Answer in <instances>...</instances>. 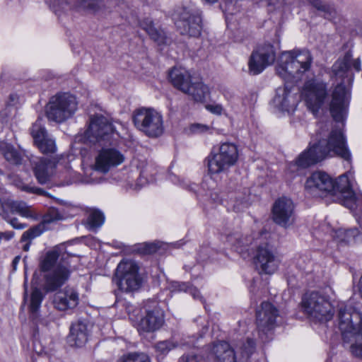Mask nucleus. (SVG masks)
I'll use <instances>...</instances> for the list:
<instances>
[{
  "mask_svg": "<svg viewBox=\"0 0 362 362\" xmlns=\"http://www.w3.org/2000/svg\"><path fill=\"white\" fill-rule=\"evenodd\" d=\"M178 344L172 340H165L158 342L155 347L156 350L160 354H167L168 351L174 348H176Z\"/></svg>",
  "mask_w": 362,
  "mask_h": 362,
  "instance_id": "44",
  "label": "nucleus"
},
{
  "mask_svg": "<svg viewBox=\"0 0 362 362\" xmlns=\"http://www.w3.org/2000/svg\"><path fill=\"white\" fill-rule=\"evenodd\" d=\"M356 221L362 230V215H356Z\"/></svg>",
  "mask_w": 362,
  "mask_h": 362,
  "instance_id": "53",
  "label": "nucleus"
},
{
  "mask_svg": "<svg viewBox=\"0 0 362 362\" xmlns=\"http://www.w3.org/2000/svg\"><path fill=\"white\" fill-rule=\"evenodd\" d=\"M132 120L136 129L149 137H158L163 132V115L153 108L141 107L134 110Z\"/></svg>",
  "mask_w": 362,
  "mask_h": 362,
  "instance_id": "9",
  "label": "nucleus"
},
{
  "mask_svg": "<svg viewBox=\"0 0 362 362\" xmlns=\"http://www.w3.org/2000/svg\"><path fill=\"white\" fill-rule=\"evenodd\" d=\"M308 1L314 8L322 13L324 18L331 20L335 17L336 11L332 6L325 4L321 0Z\"/></svg>",
  "mask_w": 362,
  "mask_h": 362,
  "instance_id": "30",
  "label": "nucleus"
},
{
  "mask_svg": "<svg viewBox=\"0 0 362 362\" xmlns=\"http://www.w3.org/2000/svg\"><path fill=\"white\" fill-rule=\"evenodd\" d=\"M140 25L141 28L148 33L150 37L158 44L165 43V33L163 30L155 28L151 20L146 18L141 23Z\"/></svg>",
  "mask_w": 362,
  "mask_h": 362,
  "instance_id": "28",
  "label": "nucleus"
},
{
  "mask_svg": "<svg viewBox=\"0 0 362 362\" xmlns=\"http://www.w3.org/2000/svg\"><path fill=\"white\" fill-rule=\"evenodd\" d=\"M178 362H206V359L199 353L190 351L181 356Z\"/></svg>",
  "mask_w": 362,
  "mask_h": 362,
  "instance_id": "42",
  "label": "nucleus"
},
{
  "mask_svg": "<svg viewBox=\"0 0 362 362\" xmlns=\"http://www.w3.org/2000/svg\"><path fill=\"white\" fill-rule=\"evenodd\" d=\"M329 122H319L315 136V143L303 151L291 167L306 168L315 165L327 156H337L346 161L351 160V154L346 144V137L341 127H336L329 132Z\"/></svg>",
  "mask_w": 362,
  "mask_h": 362,
  "instance_id": "1",
  "label": "nucleus"
},
{
  "mask_svg": "<svg viewBox=\"0 0 362 362\" xmlns=\"http://www.w3.org/2000/svg\"><path fill=\"white\" fill-rule=\"evenodd\" d=\"M30 243H26L24 246H23V250L25 251H28L29 248H30Z\"/></svg>",
  "mask_w": 362,
  "mask_h": 362,
  "instance_id": "54",
  "label": "nucleus"
},
{
  "mask_svg": "<svg viewBox=\"0 0 362 362\" xmlns=\"http://www.w3.org/2000/svg\"><path fill=\"white\" fill-rule=\"evenodd\" d=\"M208 330V326H204L202 330V333L206 332Z\"/></svg>",
  "mask_w": 362,
  "mask_h": 362,
  "instance_id": "55",
  "label": "nucleus"
},
{
  "mask_svg": "<svg viewBox=\"0 0 362 362\" xmlns=\"http://www.w3.org/2000/svg\"><path fill=\"white\" fill-rule=\"evenodd\" d=\"M206 107L209 111L216 115H221L223 110L221 105H207Z\"/></svg>",
  "mask_w": 362,
  "mask_h": 362,
  "instance_id": "49",
  "label": "nucleus"
},
{
  "mask_svg": "<svg viewBox=\"0 0 362 362\" xmlns=\"http://www.w3.org/2000/svg\"><path fill=\"white\" fill-rule=\"evenodd\" d=\"M178 291H185L189 292L194 299H199L202 300V297L200 294L199 291L192 286H188L185 284H180L178 282L175 283L174 286Z\"/></svg>",
  "mask_w": 362,
  "mask_h": 362,
  "instance_id": "46",
  "label": "nucleus"
},
{
  "mask_svg": "<svg viewBox=\"0 0 362 362\" xmlns=\"http://www.w3.org/2000/svg\"><path fill=\"white\" fill-rule=\"evenodd\" d=\"M30 133L36 146L48 136L46 129L42 126V119L40 118L33 124Z\"/></svg>",
  "mask_w": 362,
  "mask_h": 362,
  "instance_id": "31",
  "label": "nucleus"
},
{
  "mask_svg": "<svg viewBox=\"0 0 362 362\" xmlns=\"http://www.w3.org/2000/svg\"><path fill=\"white\" fill-rule=\"evenodd\" d=\"M164 322V314L163 310L155 306L152 309L147 310L146 315L139 323V330L151 332L160 329Z\"/></svg>",
  "mask_w": 362,
  "mask_h": 362,
  "instance_id": "24",
  "label": "nucleus"
},
{
  "mask_svg": "<svg viewBox=\"0 0 362 362\" xmlns=\"http://www.w3.org/2000/svg\"><path fill=\"white\" fill-rule=\"evenodd\" d=\"M293 85L286 83L284 87H279L276 90L274 103L282 111H289L296 105V98L293 93Z\"/></svg>",
  "mask_w": 362,
  "mask_h": 362,
  "instance_id": "26",
  "label": "nucleus"
},
{
  "mask_svg": "<svg viewBox=\"0 0 362 362\" xmlns=\"http://www.w3.org/2000/svg\"><path fill=\"white\" fill-rule=\"evenodd\" d=\"M105 220L103 214L98 210H92L88 218V223L91 228L100 227Z\"/></svg>",
  "mask_w": 362,
  "mask_h": 362,
  "instance_id": "37",
  "label": "nucleus"
},
{
  "mask_svg": "<svg viewBox=\"0 0 362 362\" xmlns=\"http://www.w3.org/2000/svg\"><path fill=\"white\" fill-rule=\"evenodd\" d=\"M249 197V191L247 189H243L242 192L236 191L232 193L230 199H234V209L237 211L241 210L243 207L247 206V202Z\"/></svg>",
  "mask_w": 362,
  "mask_h": 362,
  "instance_id": "33",
  "label": "nucleus"
},
{
  "mask_svg": "<svg viewBox=\"0 0 362 362\" xmlns=\"http://www.w3.org/2000/svg\"><path fill=\"white\" fill-rule=\"evenodd\" d=\"M151 166L146 165L140 173V182L141 185H144L146 182H149L152 180L153 174L150 173Z\"/></svg>",
  "mask_w": 362,
  "mask_h": 362,
  "instance_id": "47",
  "label": "nucleus"
},
{
  "mask_svg": "<svg viewBox=\"0 0 362 362\" xmlns=\"http://www.w3.org/2000/svg\"><path fill=\"white\" fill-rule=\"evenodd\" d=\"M114 131L109 118L100 114L91 115L88 129L84 132V141L100 146L105 145L111 141Z\"/></svg>",
  "mask_w": 362,
  "mask_h": 362,
  "instance_id": "11",
  "label": "nucleus"
},
{
  "mask_svg": "<svg viewBox=\"0 0 362 362\" xmlns=\"http://www.w3.org/2000/svg\"><path fill=\"white\" fill-rule=\"evenodd\" d=\"M139 269L138 264L133 260L124 259L119 263L113 281L120 291L132 292L140 288L142 279Z\"/></svg>",
  "mask_w": 362,
  "mask_h": 362,
  "instance_id": "12",
  "label": "nucleus"
},
{
  "mask_svg": "<svg viewBox=\"0 0 362 362\" xmlns=\"http://www.w3.org/2000/svg\"><path fill=\"white\" fill-rule=\"evenodd\" d=\"M124 160V155L115 148H103L95 158L93 169L103 173H107L110 168L122 164Z\"/></svg>",
  "mask_w": 362,
  "mask_h": 362,
  "instance_id": "20",
  "label": "nucleus"
},
{
  "mask_svg": "<svg viewBox=\"0 0 362 362\" xmlns=\"http://www.w3.org/2000/svg\"><path fill=\"white\" fill-rule=\"evenodd\" d=\"M350 342H343L344 346L349 349L355 357L362 359V329L351 337Z\"/></svg>",
  "mask_w": 362,
  "mask_h": 362,
  "instance_id": "29",
  "label": "nucleus"
},
{
  "mask_svg": "<svg viewBox=\"0 0 362 362\" xmlns=\"http://www.w3.org/2000/svg\"><path fill=\"white\" fill-rule=\"evenodd\" d=\"M119 362H151L148 356L142 352H132L123 355Z\"/></svg>",
  "mask_w": 362,
  "mask_h": 362,
  "instance_id": "35",
  "label": "nucleus"
},
{
  "mask_svg": "<svg viewBox=\"0 0 362 362\" xmlns=\"http://www.w3.org/2000/svg\"><path fill=\"white\" fill-rule=\"evenodd\" d=\"M59 158H40L33 163V172L39 183L43 185L49 182L56 172Z\"/></svg>",
  "mask_w": 362,
  "mask_h": 362,
  "instance_id": "22",
  "label": "nucleus"
},
{
  "mask_svg": "<svg viewBox=\"0 0 362 362\" xmlns=\"http://www.w3.org/2000/svg\"><path fill=\"white\" fill-rule=\"evenodd\" d=\"M63 214L56 208H50L42 217V223H50L57 221L62 220Z\"/></svg>",
  "mask_w": 362,
  "mask_h": 362,
  "instance_id": "41",
  "label": "nucleus"
},
{
  "mask_svg": "<svg viewBox=\"0 0 362 362\" xmlns=\"http://www.w3.org/2000/svg\"><path fill=\"white\" fill-rule=\"evenodd\" d=\"M294 204L291 199L281 197L273 204L272 219L277 225L287 228L296 221Z\"/></svg>",
  "mask_w": 362,
  "mask_h": 362,
  "instance_id": "18",
  "label": "nucleus"
},
{
  "mask_svg": "<svg viewBox=\"0 0 362 362\" xmlns=\"http://www.w3.org/2000/svg\"><path fill=\"white\" fill-rule=\"evenodd\" d=\"M89 335L87 322L78 320L71 324L67 341L71 346L82 347L88 341Z\"/></svg>",
  "mask_w": 362,
  "mask_h": 362,
  "instance_id": "25",
  "label": "nucleus"
},
{
  "mask_svg": "<svg viewBox=\"0 0 362 362\" xmlns=\"http://www.w3.org/2000/svg\"><path fill=\"white\" fill-rule=\"evenodd\" d=\"M238 156V149L235 144H221L217 150L213 149L205 159L208 173L212 176L226 173L235 165Z\"/></svg>",
  "mask_w": 362,
  "mask_h": 362,
  "instance_id": "6",
  "label": "nucleus"
},
{
  "mask_svg": "<svg viewBox=\"0 0 362 362\" xmlns=\"http://www.w3.org/2000/svg\"><path fill=\"white\" fill-rule=\"evenodd\" d=\"M78 293L71 287H66L57 293L53 300L54 308L60 311L74 309L78 305Z\"/></svg>",
  "mask_w": 362,
  "mask_h": 362,
  "instance_id": "23",
  "label": "nucleus"
},
{
  "mask_svg": "<svg viewBox=\"0 0 362 362\" xmlns=\"http://www.w3.org/2000/svg\"><path fill=\"white\" fill-rule=\"evenodd\" d=\"M201 23L202 19L199 14H192L189 10L184 8L176 25L182 35L198 37L201 34Z\"/></svg>",
  "mask_w": 362,
  "mask_h": 362,
  "instance_id": "21",
  "label": "nucleus"
},
{
  "mask_svg": "<svg viewBox=\"0 0 362 362\" xmlns=\"http://www.w3.org/2000/svg\"><path fill=\"white\" fill-rule=\"evenodd\" d=\"M362 230H359L358 228L351 229H339L337 234V237L341 242L350 243L355 240V238L361 233Z\"/></svg>",
  "mask_w": 362,
  "mask_h": 362,
  "instance_id": "34",
  "label": "nucleus"
},
{
  "mask_svg": "<svg viewBox=\"0 0 362 362\" xmlns=\"http://www.w3.org/2000/svg\"><path fill=\"white\" fill-rule=\"evenodd\" d=\"M12 209V199H0V216L4 219H7L8 214H11Z\"/></svg>",
  "mask_w": 362,
  "mask_h": 362,
  "instance_id": "45",
  "label": "nucleus"
},
{
  "mask_svg": "<svg viewBox=\"0 0 362 362\" xmlns=\"http://www.w3.org/2000/svg\"><path fill=\"white\" fill-rule=\"evenodd\" d=\"M351 66L357 71L361 70L359 59L354 60L350 52L338 59L332 66L331 78L334 83L329 110L337 122H342L347 114L351 99V87L354 81Z\"/></svg>",
  "mask_w": 362,
  "mask_h": 362,
  "instance_id": "2",
  "label": "nucleus"
},
{
  "mask_svg": "<svg viewBox=\"0 0 362 362\" xmlns=\"http://www.w3.org/2000/svg\"><path fill=\"white\" fill-rule=\"evenodd\" d=\"M77 109L76 98L69 93L53 97L47 109V116L50 120L62 122L70 117Z\"/></svg>",
  "mask_w": 362,
  "mask_h": 362,
  "instance_id": "15",
  "label": "nucleus"
},
{
  "mask_svg": "<svg viewBox=\"0 0 362 362\" xmlns=\"http://www.w3.org/2000/svg\"><path fill=\"white\" fill-rule=\"evenodd\" d=\"M337 325L343 342H350L351 337L362 329V314L348 305H341L337 315Z\"/></svg>",
  "mask_w": 362,
  "mask_h": 362,
  "instance_id": "13",
  "label": "nucleus"
},
{
  "mask_svg": "<svg viewBox=\"0 0 362 362\" xmlns=\"http://www.w3.org/2000/svg\"><path fill=\"white\" fill-rule=\"evenodd\" d=\"M351 175L349 172L333 180L324 172H315L307 179L305 188L313 192L315 190L325 192L332 197L334 201L351 209L356 205V197L352 189Z\"/></svg>",
  "mask_w": 362,
  "mask_h": 362,
  "instance_id": "3",
  "label": "nucleus"
},
{
  "mask_svg": "<svg viewBox=\"0 0 362 362\" xmlns=\"http://www.w3.org/2000/svg\"><path fill=\"white\" fill-rule=\"evenodd\" d=\"M17 213L25 217L32 216L30 209L25 202L12 200L11 214Z\"/></svg>",
  "mask_w": 362,
  "mask_h": 362,
  "instance_id": "40",
  "label": "nucleus"
},
{
  "mask_svg": "<svg viewBox=\"0 0 362 362\" xmlns=\"http://www.w3.org/2000/svg\"><path fill=\"white\" fill-rule=\"evenodd\" d=\"M313 59L308 49L284 52L279 57L276 73L285 81H298L310 70Z\"/></svg>",
  "mask_w": 362,
  "mask_h": 362,
  "instance_id": "5",
  "label": "nucleus"
},
{
  "mask_svg": "<svg viewBox=\"0 0 362 362\" xmlns=\"http://www.w3.org/2000/svg\"><path fill=\"white\" fill-rule=\"evenodd\" d=\"M255 349L253 339H247L246 343L240 347V356H237L234 349L226 341L214 343L209 350V359L211 362H236L249 359Z\"/></svg>",
  "mask_w": 362,
  "mask_h": 362,
  "instance_id": "10",
  "label": "nucleus"
},
{
  "mask_svg": "<svg viewBox=\"0 0 362 362\" xmlns=\"http://www.w3.org/2000/svg\"><path fill=\"white\" fill-rule=\"evenodd\" d=\"M301 307L303 313L313 320L328 321L333 316L329 299L321 291H312L304 294Z\"/></svg>",
  "mask_w": 362,
  "mask_h": 362,
  "instance_id": "8",
  "label": "nucleus"
},
{
  "mask_svg": "<svg viewBox=\"0 0 362 362\" xmlns=\"http://www.w3.org/2000/svg\"><path fill=\"white\" fill-rule=\"evenodd\" d=\"M42 233L41 226L38 225L25 231L21 236V241L31 240Z\"/></svg>",
  "mask_w": 362,
  "mask_h": 362,
  "instance_id": "43",
  "label": "nucleus"
},
{
  "mask_svg": "<svg viewBox=\"0 0 362 362\" xmlns=\"http://www.w3.org/2000/svg\"><path fill=\"white\" fill-rule=\"evenodd\" d=\"M9 223L13 228L16 229H23L26 227L25 223H21L18 221V218H13L8 221Z\"/></svg>",
  "mask_w": 362,
  "mask_h": 362,
  "instance_id": "51",
  "label": "nucleus"
},
{
  "mask_svg": "<svg viewBox=\"0 0 362 362\" xmlns=\"http://www.w3.org/2000/svg\"><path fill=\"white\" fill-rule=\"evenodd\" d=\"M255 262L260 272L266 274H274L279 265V259L267 243L258 246L255 256Z\"/></svg>",
  "mask_w": 362,
  "mask_h": 362,
  "instance_id": "19",
  "label": "nucleus"
},
{
  "mask_svg": "<svg viewBox=\"0 0 362 362\" xmlns=\"http://www.w3.org/2000/svg\"><path fill=\"white\" fill-rule=\"evenodd\" d=\"M169 78L175 88L195 101H203L209 93L208 86L199 80H194L185 69H172L169 73Z\"/></svg>",
  "mask_w": 362,
  "mask_h": 362,
  "instance_id": "7",
  "label": "nucleus"
},
{
  "mask_svg": "<svg viewBox=\"0 0 362 362\" xmlns=\"http://www.w3.org/2000/svg\"><path fill=\"white\" fill-rule=\"evenodd\" d=\"M279 310L269 302H262L256 310V323L259 334L262 340L267 338V334L276 326Z\"/></svg>",
  "mask_w": 362,
  "mask_h": 362,
  "instance_id": "16",
  "label": "nucleus"
},
{
  "mask_svg": "<svg viewBox=\"0 0 362 362\" xmlns=\"http://www.w3.org/2000/svg\"><path fill=\"white\" fill-rule=\"evenodd\" d=\"M23 189L26 192H34L37 194H42L43 190L37 187H30L28 186L24 187Z\"/></svg>",
  "mask_w": 362,
  "mask_h": 362,
  "instance_id": "52",
  "label": "nucleus"
},
{
  "mask_svg": "<svg viewBox=\"0 0 362 362\" xmlns=\"http://www.w3.org/2000/svg\"><path fill=\"white\" fill-rule=\"evenodd\" d=\"M69 258V255L64 244L54 247L42 257L40 269L45 273L44 288L46 291H55L69 280L72 272Z\"/></svg>",
  "mask_w": 362,
  "mask_h": 362,
  "instance_id": "4",
  "label": "nucleus"
},
{
  "mask_svg": "<svg viewBox=\"0 0 362 362\" xmlns=\"http://www.w3.org/2000/svg\"><path fill=\"white\" fill-rule=\"evenodd\" d=\"M206 2L213 4L217 1V0H205Z\"/></svg>",
  "mask_w": 362,
  "mask_h": 362,
  "instance_id": "56",
  "label": "nucleus"
},
{
  "mask_svg": "<svg viewBox=\"0 0 362 362\" xmlns=\"http://www.w3.org/2000/svg\"><path fill=\"white\" fill-rule=\"evenodd\" d=\"M328 97L327 83L318 78L306 81L301 90V98L307 107L317 114Z\"/></svg>",
  "mask_w": 362,
  "mask_h": 362,
  "instance_id": "14",
  "label": "nucleus"
},
{
  "mask_svg": "<svg viewBox=\"0 0 362 362\" xmlns=\"http://www.w3.org/2000/svg\"><path fill=\"white\" fill-rule=\"evenodd\" d=\"M276 59V52L273 45L265 44L254 51L249 59L248 66L250 73L257 75L267 66L272 65Z\"/></svg>",
  "mask_w": 362,
  "mask_h": 362,
  "instance_id": "17",
  "label": "nucleus"
},
{
  "mask_svg": "<svg viewBox=\"0 0 362 362\" xmlns=\"http://www.w3.org/2000/svg\"><path fill=\"white\" fill-rule=\"evenodd\" d=\"M158 247L154 243H146L143 252L144 253L151 254L156 252Z\"/></svg>",
  "mask_w": 362,
  "mask_h": 362,
  "instance_id": "50",
  "label": "nucleus"
},
{
  "mask_svg": "<svg viewBox=\"0 0 362 362\" xmlns=\"http://www.w3.org/2000/svg\"><path fill=\"white\" fill-rule=\"evenodd\" d=\"M210 130V127L207 125L202 124H193L189 127V131L193 134H202Z\"/></svg>",
  "mask_w": 362,
  "mask_h": 362,
  "instance_id": "48",
  "label": "nucleus"
},
{
  "mask_svg": "<svg viewBox=\"0 0 362 362\" xmlns=\"http://www.w3.org/2000/svg\"><path fill=\"white\" fill-rule=\"evenodd\" d=\"M228 241L234 244L238 252L243 255L245 252H249L250 246L252 244V239L248 236L235 238V242H233V238L230 236L228 237Z\"/></svg>",
  "mask_w": 362,
  "mask_h": 362,
  "instance_id": "32",
  "label": "nucleus"
},
{
  "mask_svg": "<svg viewBox=\"0 0 362 362\" xmlns=\"http://www.w3.org/2000/svg\"><path fill=\"white\" fill-rule=\"evenodd\" d=\"M2 150L4 156L8 161L16 165L21 163V156L13 146L6 145Z\"/></svg>",
  "mask_w": 362,
  "mask_h": 362,
  "instance_id": "38",
  "label": "nucleus"
},
{
  "mask_svg": "<svg viewBox=\"0 0 362 362\" xmlns=\"http://www.w3.org/2000/svg\"><path fill=\"white\" fill-rule=\"evenodd\" d=\"M97 0H81L75 2V0H54L52 3V8L54 13H57L60 9L66 10L68 7L89 9L95 11L97 8Z\"/></svg>",
  "mask_w": 362,
  "mask_h": 362,
  "instance_id": "27",
  "label": "nucleus"
},
{
  "mask_svg": "<svg viewBox=\"0 0 362 362\" xmlns=\"http://www.w3.org/2000/svg\"><path fill=\"white\" fill-rule=\"evenodd\" d=\"M44 295L40 288H35L33 290L30 298V310L35 313L40 308Z\"/></svg>",
  "mask_w": 362,
  "mask_h": 362,
  "instance_id": "36",
  "label": "nucleus"
},
{
  "mask_svg": "<svg viewBox=\"0 0 362 362\" xmlns=\"http://www.w3.org/2000/svg\"><path fill=\"white\" fill-rule=\"evenodd\" d=\"M37 146L43 153H53L57 150L55 141L49 136L45 137Z\"/></svg>",
  "mask_w": 362,
  "mask_h": 362,
  "instance_id": "39",
  "label": "nucleus"
}]
</instances>
